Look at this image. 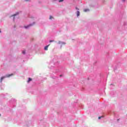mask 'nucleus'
Listing matches in <instances>:
<instances>
[{"label": "nucleus", "instance_id": "17", "mask_svg": "<svg viewBox=\"0 0 127 127\" xmlns=\"http://www.w3.org/2000/svg\"><path fill=\"white\" fill-rule=\"evenodd\" d=\"M62 75H60V77H62Z\"/></svg>", "mask_w": 127, "mask_h": 127}, {"label": "nucleus", "instance_id": "7", "mask_svg": "<svg viewBox=\"0 0 127 127\" xmlns=\"http://www.w3.org/2000/svg\"><path fill=\"white\" fill-rule=\"evenodd\" d=\"M29 26H31V25H29L27 26H25V28H28V27H29Z\"/></svg>", "mask_w": 127, "mask_h": 127}, {"label": "nucleus", "instance_id": "12", "mask_svg": "<svg viewBox=\"0 0 127 127\" xmlns=\"http://www.w3.org/2000/svg\"><path fill=\"white\" fill-rule=\"evenodd\" d=\"M64 0H59V2H62V1H63Z\"/></svg>", "mask_w": 127, "mask_h": 127}, {"label": "nucleus", "instance_id": "14", "mask_svg": "<svg viewBox=\"0 0 127 127\" xmlns=\"http://www.w3.org/2000/svg\"><path fill=\"white\" fill-rule=\"evenodd\" d=\"M50 42H54V41H53V40H50Z\"/></svg>", "mask_w": 127, "mask_h": 127}, {"label": "nucleus", "instance_id": "9", "mask_svg": "<svg viewBox=\"0 0 127 127\" xmlns=\"http://www.w3.org/2000/svg\"><path fill=\"white\" fill-rule=\"evenodd\" d=\"M102 118H103V116L99 117H98V119L101 120V119H102Z\"/></svg>", "mask_w": 127, "mask_h": 127}, {"label": "nucleus", "instance_id": "5", "mask_svg": "<svg viewBox=\"0 0 127 127\" xmlns=\"http://www.w3.org/2000/svg\"><path fill=\"white\" fill-rule=\"evenodd\" d=\"M58 44H64V43H63V42H61V41H60L58 42Z\"/></svg>", "mask_w": 127, "mask_h": 127}, {"label": "nucleus", "instance_id": "18", "mask_svg": "<svg viewBox=\"0 0 127 127\" xmlns=\"http://www.w3.org/2000/svg\"><path fill=\"white\" fill-rule=\"evenodd\" d=\"M0 32H1V31H0Z\"/></svg>", "mask_w": 127, "mask_h": 127}, {"label": "nucleus", "instance_id": "11", "mask_svg": "<svg viewBox=\"0 0 127 127\" xmlns=\"http://www.w3.org/2000/svg\"><path fill=\"white\" fill-rule=\"evenodd\" d=\"M22 53H23V54H25V51H23L22 52Z\"/></svg>", "mask_w": 127, "mask_h": 127}, {"label": "nucleus", "instance_id": "15", "mask_svg": "<svg viewBox=\"0 0 127 127\" xmlns=\"http://www.w3.org/2000/svg\"><path fill=\"white\" fill-rule=\"evenodd\" d=\"M76 9H78V8L76 7Z\"/></svg>", "mask_w": 127, "mask_h": 127}, {"label": "nucleus", "instance_id": "3", "mask_svg": "<svg viewBox=\"0 0 127 127\" xmlns=\"http://www.w3.org/2000/svg\"><path fill=\"white\" fill-rule=\"evenodd\" d=\"M30 81H32V79L29 78L28 80L27 81V83H29Z\"/></svg>", "mask_w": 127, "mask_h": 127}, {"label": "nucleus", "instance_id": "13", "mask_svg": "<svg viewBox=\"0 0 127 127\" xmlns=\"http://www.w3.org/2000/svg\"><path fill=\"white\" fill-rule=\"evenodd\" d=\"M25 1L27 2V1H30V0H25Z\"/></svg>", "mask_w": 127, "mask_h": 127}, {"label": "nucleus", "instance_id": "6", "mask_svg": "<svg viewBox=\"0 0 127 127\" xmlns=\"http://www.w3.org/2000/svg\"><path fill=\"white\" fill-rule=\"evenodd\" d=\"M84 11L85 12H86V11H89V9H85L84 10Z\"/></svg>", "mask_w": 127, "mask_h": 127}, {"label": "nucleus", "instance_id": "4", "mask_svg": "<svg viewBox=\"0 0 127 127\" xmlns=\"http://www.w3.org/2000/svg\"><path fill=\"white\" fill-rule=\"evenodd\" d=\"M77 16H79V15H80V11H77Z\"/></svg>", "mask_w": 127, "mask_h": 127}, {"label": "nucleus", "instance_id": "8", "mask_svg": "<svg viewBox=\"0 0 127 127\" xmlns=\"http://www.w3.org/2000/svg\"><path fill=\"white\" fill-rule=\"evenodd\" d=\"M18 14V12L16 13V14H14L13 16H16V15H17Z\"/></svg>", "mask_w": 127, "mask_h": 127}, {"label": "nucleus", "instance_id": "16", "mask_svg": "<svg viewBox=\"0 0 127 127\" xmlns=\"http://www.w3.org/2000/svg\"><path fill=\"white\" fill-rule=\"evenodd\" d=\"M123 0V1H125V0Z\"/></svg>", "mask_w": 127, "mask_h": 127}, {"label": "nucleus", "instance_id": "2", "mask_svg": "<svg viewBox=\"0 0 127 127\" xmlns=\"http://www.w3.org/2000/svg\"><path fill=\"white\" fill-rule=\"evenodd\" d=\"M49 45L46 46L44 50H48V47H49Z\"/></svg>", "mask_w": 127, "mask_h": 127}, {"label": "nucleus", "instance_id": "1", "mask_svg": "<svg viewBox=\"0 0 127 127\" xmlns=\"http://www.w3.org/2000/svg\"><path fill=\"white\" fill-rule=\"evenodd\" d=\"M11 76H13V74L11 73L10 74H7L6 75V76H2L0 78V83H1L2 82V80H3V79H4L5 78H6V77H10Z\"/></svg>", "mask_w": 127, "mask_h": 127}, {"label": "nucleus", "instance_id": "10", "mask_svg": "<svg viewBox=\"0 0 127 127\" xmlns=\"http://www.w3.org/2000/svg\"><path fill=\"white\" fill-rule=\"evenodd\" d=\"M52 18H53V17H52V16H50V19H52Z\"/></svg>", "mask_w": 127, "mask_h": 127}]
</instances>
